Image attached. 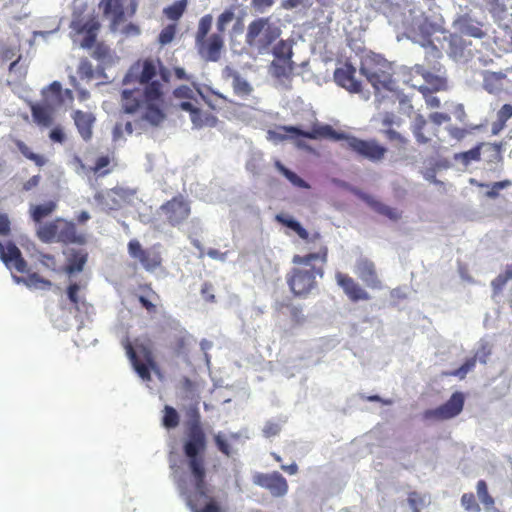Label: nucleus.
<instances>
[{
	"label": "nucleus",
	"mask_w": 512,
	"mask_h": 512,
	"mask_svg": "<svg viewBox=\"0 0 512 512\" xmlns=\"http://www.w3.org/2000/svg\"><path fill=\"white\" fill-rule=\"evenodd\" d=\"M187 415L189 419L183 443V452L187 460L169 458L171 478L192 512H223L220 503L210 495L206 482L203 453L207 441L198 407H190Z\"/></svg>",
	"instance_id": "f257e3e1"
},
{
	"label": "nucleus",
	"mask_w": 512,
	"mask_h": 512,
	"mask_svg": "<svg viewBox=\"0 0 512 512\" xmlns=\"http://www.w3.org/2000/svg\"><path fill=\"white\" fill-rule=\"evenodd\" d=\"M158 71L157 60L150 58L138 60L126 73L124 84L140 83L143 90L124 89L121 92V109L126 114H136L140 108H145L144 118L152 127L160 126L167 117L163 85L153 80Z\"/></svg>",
	"instance_id": "f03ea898"
},
{
	"label": "nucleus",
	"mask_w": 512,
	"mask_h": 512,
	"mask_svg": "<svg viewBox=\"0 0 512 512\" xmlns=\"http://www.w3.org/2000/svg\"><path fill=\"white\" fill-rule=\"evenodd\" d=\"M276 220L293 230L303 241L305 255L292 257L293 268L286 274L287 285L296 297H307L317 288L316 277L324 276V266L328 262V247L319 232L310 234L293 218L277 215Z\"/></svg>",
	"instance_id": "7ed1b4c3"
},
{
	"label": "nucleus",
	"mask_w": 512,
	"mask_h": 512,
	"mask_svg": "<svg viewBox=\"0 0 512 512\" xmlns=\"http://www.w3.org/2000/svg\"><path fill=\"white\" fill-rule=\"evenodd\" d=\"M286 129L296 134H302L305 138L313 140H345V148L371 162L381 161L387 152L386 147L380 145L375 139L364 140L355 136H349L345 133L337 132L330 125H314L310 131H303L298 127H290Z\"/></svg>",
	"instance_id": "20e7f679"
},
{
	"label": "nucleus",
	"mask_w": 512,
	"mask_h": 512,
	"mask_svg": "<svg viewBox=\"0 0 512 512\" xmlns=\"http://www.w3.org/2000/svg\"><path fill=\"white\" fill-rule=\"evenodd\" d=\"M0 259L5 266L19 273L27 274L25 277L14 276L17 283H23L30 289L49 290L52 287V282L36 272L30 273L28 271L27 261L23 258L20 249L12 241L6 243L0 242Z\"/></svg>",
	"instance_id": "39448f33"
},
{
	"label": "nucleus",
	"mask_w": 512,
	"mask_h": 512,
	"mask_svg": "<svg viewBox=\"0 0 512 512\" xmlns=\"http://www.w3.org/2000/svg\"><path fill=\"white\" fill-rule=\"evenodd\" d=\"M37 238L43 243H61L84 245L86 235L78 232L76 224L64 218L57 217L40 224L36 229Z\"/></svg>",
	"instance_id": "423d86ee"
},
{
	"label": "nucleus",
	"mask_w": 512,
	"mask_h": 512,
	"mask_svg": "<svg viewBox=\"0 0 512 512\" xmlns=\"http://www.w3.org/2000/svg\"><path fill=\"white\" fill-rule=\"evenodd\" d=\"M281 33L280 26L273 22L270 17H260L248 24L245 42L250 49L258 54H268Z\"/></svg>",
	"instance_id": "0eeeda50"
},
{
	"label": "nucleus",
	"mask_w": 512,
	"mask_h": 512,
	"mask_svg": "<svg viewBox=\"0 0 512 512\" xmlns=\"http://www.w3.org/2000/svg\"><path fill=\"white\" fill-rule=\"evenodd\" d=\"M360 73L376 91L394 89L395 81L391 64L378 54H367L361 59Z\"/></svg>",
	"instance_id": "6e6552de"
},
{
	"label": "nucleus",
	"mask_w": 512,
	"mask_h": 512,
	"mask_svg": "<svg viewBox=\"0 0 512 512\" xmlns=\"http://www.w3.org/2000/svg\"><path fill=\"white\" fill-rule=\"evenodd\" d=\"M173 95L177 99H186L179 104V108L190 114L191 122L195 128H202L204 126H214L217 122L215 116L210 113L202 112L197 104V95L202 96L199 89H192L187 85H180L174 89Z\"/></svg>",
	"instance_id": "1a4fd4ad"
},
{
	"label": "nucleus",
	"mask_w": 512,
	"mask_h": 512,
	"mask_svg": "<svg viewBox=\"0 0 512 512\" xmlns=\"http://www.w3.org/2000/svg\"><path fill=\"white\" fill-rule=\"evenodd\" d=\"M137 6V0H101L99 3L103 15L110 20L111 31H117L121 24L132 18Z\"/></svg>",
	"instance_id": "9d476101"
},
{
	"label": "nucleus",
	"mask_w": 512,
	"mask_h": 512,
	"mask_svg": "<svg viewBox=\"0 0 512 512\" xmlns=\"http://www.w3.org/2000/svg\"><path fill=\"white\" fill-rule=\"evenodd\" d=\"M123 345L138 376L145 381H150L151 369L156 367L152 350L144 344L136 345L135 349L128 339Z\"/></svg>",
	"instance_id": "9b49d317"
},
{
	"label": "nucleus",
	"mask_w": 512,
	"mask_h": 512,
	"mask_svg": "<svg viewBox=\"0 0 512 512\" xmlns=\"http://www.w3.org/2000/svg\"><path fill=\"white\" fill-rule=\"evenodd\" d=\"M464 403V394L460 391H456L450 396V398L445 403H443L439 407L425 410L423 412V418L426 420L436 421L452 419L462 412L464 408Z\"/></svg>",
	"instance_id": "f8f14e48"
},
{
	"label": "nucleus",
	"mask_w": 512,
	"mask_h": 512,
	"mask_svg": "<svg viewBox=\"0 0 512 512\" xmlns=\"http://www.w3.org/2000/svg\"><path fill=\"white\" fill-rule=\"evenodd\" d=\"M70 27L76 34L84 36L80 42V46L85 49H90L96 42L101 24L97 16L90 15L87 18H73Z\"/></svg>",
	"instance_id": "ddd939ff"
},
{
	"label": "nucleus",
	"mask_w": 512,
	"mask_h": 512,
	"mask_svg": "<svg viewBox=\"0 0 512 512\" xmlns=\"http://www.w3.org/2000/svg\"><path fill=\"white\" fill-rule=\"evenodd\" d=\"M165 219L171 226H178L190 215L189 203L182 195H177L162 204L159 208Z\"/></svg>",
	"instance_id": "4468645a"
},
{
	"label": "nucleus",
	"mask_w": 512,
	"mask_h": 512,
	"mask_svg": "<svg viewBox=\"0 0 512 512\" xmlns=\"http://www.w3.org/2000/svg\"><path fill=\"white\" fill-rule=\"evenodd\" d=\"M128 253L133 259H137L142 267L149 272L155 271L162 264V257L159 251L154 248L144 249L136 239L129 241Z\"/></svg>",
	"instance_id": "2eb2a0df"
},
{
	"label": "nucleus",
	"mask_w": 512,
	"mask_h": 512,
	"mask_svg": "<svg viewBox=\"0 0 512 512\" xmlns=\"http://www.w3.org/2000/svg\"><path fill=\"white\" fill-rule=\"evenodd\" d=\"M356 68L350 63L345 62L334 71V81L340 87L346 89L350 93H360L362 84L355 77Z\"/></svg>",
	"instance_id": "dca6fc26"
},
{
	"label": "nucleus",
	"mask_w": 512,
	"mask_h": 512,
	"mask_svg": "<svg viewBox=\"0 0 512 512\" xmlns=\"http://www.w3.org/2000/svg\"><path fill=\"white\" fill-rule=\"evenodd\" d=\"M127 198L128 191L120 187L97 192L94 196L98 205L105 211L118 210L127 201Z\"/></svg>",
	"instance_id": "f3484780"
},
{
	"label": "nucleus",
	"mask_w": 512,
	"mask_h": 512,
	"mask_svg": "<svg viewBox=\"0 0 512 512\" xmlns=\"http://www.w3.org/2000/svg\"><path fill=\"white\" fill-rule=\"evenodd\" d=\"M198 53L206 61L216 62L220 59L224 40L220 34H212L201 42H196Z\"/></svg>",
	"instance_id": "a211bd4d"
},
{
	"label": "nucleus",
	"mask_w": 512,
	"mask_h": 512,
	"mask_svg": "<svg viewBox=\"0 0 512 512\" xmlns=\"http://www.w3.org/2000/svg\"><path fill=\"white\" fill-rule=\"evenodd\" d=\"M337 284L342 288L345 295L352 302H358L360 300H370L369 293L364 290L352 277L342 272H337L335 275Z\"/></svg>",
	"instance_id": "6ab92c4d"
},
{
	"label": "nucleus",
	"mask_w": 512,
	"mask_h": 512,
	"mask_svg": "<svg viewBox=\"0 0 512 512\" xmlns=\"http://www.w3.org/2000/svg\"><path fill=\"white\" fill-rule=\"evenodd\" d=\"M256 483L269 490V492L275 497H282L288 491V483L279 472L260 474L256 478Z\"/></svg>",
	"instance_id": "aec40b11"
},
{
	"label": "nucleus",
	"mask_w": 512,
	"mask_h": 512,
	"mask_svg": "<svg viewBox=\"0 0 512 512\" xmlns=\"http://www.w3.org/2000/svg\"><path fill=\"white\" fill-rule=\"evenodd\" d=\"M76 129L83 141L89 142L93 137V127L96 117L92 112L74 110L71 114Z\"/></svg>",
	"instance_id": "412c9836"
},
{
	"label": "nucleus",
	"mask_w": 512,
	"mask_h": 512,
	"mask_svg": "<svg viewBox=\"0 0 512 512\" xmlns=\"http://www.w3.org/2000/svg\"><path fill=\"white\" fill-rule=\"evenodd\" d=\"M356 273L358 277L370 288H382V282L378 278L375 264L367 259L361 258L356 263Z\"/></svg>",
	"instance_id": "4be33fe9"
},
{
	"label": "nucleus",
	"mask_w": 512,
	"mask_h": 512,
	"mask_svg": "<svg viewBox=\"0 0 512 512\" xmlns=\"http://www.w3.org/2000/svg\"><path fill=\"white\" fill-rule=\"evenodd\" d=\"M66 255V264L63 266V272L71 276L80 273L88 260V253L84 249L71 248L63 252Z\"/></svg>",
	"instance_id": "5701e85b"
},
{
	"label": "nucleus",
	"mask_w": 512,
	"mask_h": 512,
	"mask_svg": "<svg viewBox=\"0 0 512 512\" xmlns=\"http://www.w3.org/2000/svg\"><path fill=\"white\" fill-rule=\"evenodd\" d=\"M86 288V283L71 282L66 288V294L73 305L75 311H87L90 307L84 295H80L81 291Z\"/></svg>",
	"instance_id": "b1692460"
},
{
	"label": "nucleus",
	"mask_w": 512,
	"mask_h": 512,
	"mask_svg": "<svg viewBox=\"0 0 512 512\" xmlns=\"http://www.w3.org/2000/svg\"><path fill=\"white\" fill-rule=\"evenodd\" d=\"M140 112V117L135 119L133 122L128 121L124 124L117 123L114 127L113 134L114 138L121 137L123 132H125L128 135H131L134 131L138 133H142L146 129V124H149L152 126L147 119L144 118L145 108H140V110L137 112Z\"/></svg>",
	"instance_id": "393cba45"
},
{
	"label": "nucleus",
	"mask_w": 512,
	"mask_h": 512,
	"mask_svg": "<svg viewBox=\"0 0 512 512\" xmlns=\"http://www.w3.org/2000/svg\"><path fill=\"white\" fill-rule=\"evenodd\" d=\"M30 110L33 121L41 127H49L53 123V112L49 106L31 104Z\"/></svg>",
	"instance_id": "a878e982"
},
{
	"label": "nucleus",
	"mask_w": 512,
	"mask_h": 512,
	"mask_svg": "<svg viewBox=\"0 0 512 512\" xmlns=\"http://www.w3.org/2000/svg\"><path fill=\"white\" fill-rule=\"evenodd\" d=\"M57 208V204L55 201H48L43 204L31 205L29 208V213L32 221L38 226L42 223V220L46 217H49Z\"/></svg>",
	"instance_id": "bb28decb"
},
{
	"label": "nucleus",
	"mask_w": 512,
	"mask_h": 512,
	"mask_svg": "<svg viewBox=\"0 0 512 512\" xmlns=\"http://www.w3.org/2000/svg\"><path fill=\"white\" fill-rule=\"evenodd\" d=\"M417 72L421 74L425 81V84L420 85L419 87H426L429 90L431 89V91L433 92H438L446 89L447 82L444 77L433 74L423 68H418Z\"/></svg>",
	"instance_id": "cd10ccee"
},
{
	"label": "nucleus",
	"mask_w": 512,
	"mask_h": 512,
	"mask_svg": "<svg viewBox=\"0 0 512 512\" xmlns=\"http://www.w3.org/2000/svg\"><path fill=\"white\" fill-rule=\"evenodd\" d=\"M470 183L472 185H476L479 188H489V190H487L485 193V196L489 199L498 198L500 195V190L512 186V181L509 179L494 182L492 184L480 183V182L476 181L475 179H471Z\"/></svg>",
	"instance_id": "c85d7f7f"
},
{
	"label": "nucleus",
	"mask_w": 512,
	"mask_h": 512,
	"mask_svg": "<svg viewBox=\"0 0 512 512\" xmlns=\"http://www.w3.org/2000/svg\"><path fill=\"white\" fill-rule=\"evenodd\" d=\"M367 203L375 212L387 217L390 220L397 221L401 218V212H399L396 208L390 207L380 201L370 198L367 199Z\"/></svg>",
	"instance_id": "c756f323"
},
{
	"label": "nucleus",
	"mask_w": 512,
	"mask_h": 512,
	"mask_svg": "<svg viewBox=\"0 0 512 512\" xmlns=\"http://www.w3.org/2000/svg\"><path fill=\"white\" fill-rule=\"evenodd\" d=\"M229 75L232 77V86L236 95L246 97L251 94L252 86L237 71H230Z\"/></svg>",
	"instance_id": "7c9ffc66"
},
{
	"label": "nucleus",
	"mask_w": 512,
	"mask_h": 512,
	"mask_svg": "<svg viewBox=\"0 0 512 512\" xmlns=\"http://www.w3.org/2000/svg\"><path fill=\"white\" fill-rule=\"evenodd\" d=\"M506 74L503 72H489L484 77V88L489 93H495L502 88Z\"/></svg>",
	"instance_id": "2f4dec72"
},
{
	"label": "nucleus",
	"mask_w": 512,
	"mask_h": 512,
	"mask_svg": "<svg viewBox=\"0 0 512 512\" xmlns=\"http://www.w3.org/2000/svg\"><path fill=\"white\" fill-rule=\"evenodd\" d=\"M273 75L277 78H288L293 70L294 63L292 60H279L276 59L271 64Z\"/></svg>",
	"instance_id": "473e14b6"
},
{
	"label": "nucleus",
	"mask_w": 512,
	"mask_h": 512,
	"mask_svg": "<svg viewBox=\"0 0 512 512\" xmlns=\"http://www.w3.org/2000/svg\"><path fill=\"white\" fill-rule=\"evenodd\" d=\"M14 143L21 154L33 161L35 165L42 167L47 163V159L43 155L34 153L22 140L16 139Z\"/></svg>",
	"instance_id": "72a5a7b5"
},
{
	"label": "nucleus",
	"mask_w": 512,
	"mask_h": 512,
	"mask_svg": "<svg viewBox=\"0 0 512 512\" xmlns=\"http://www.w3.org/2000/svg\"><path fill=\"white\" fill-rule=\"evenodd\" d=\"M426 126V119L422 115H417L412 126V132L419 144H427L431 140V138L424 133Z\"/></svg>",
	"instance_id": "f704fd0d"
},
{
	"label": "nucleus",
	"mask_w": 512,
	"mask_h": 512,
	"mask_svg": "<svg viewBox=\"0 0 512 512\" xmlns=\"http://www.w3.org/2000/svg\"><path fill=\"white\" fill-rule=\"evenodd\" d=\"M476 492L479 500L485 507V509H491L495 505V500L489 493L488 485L485 480H479L476 484Z\"/></svg>",
	"instance_id": "c9c22d12"
},
{
	"label": "nucleus",
	"mask_w": 512,
	"mask_h": 512,
	"mask_svg": "<svg viewBox=\"0 0 512 512\" xmlns=\"http://www.w3.org/2000/svg\"><path fill=\"white\" fill-rule=\"evenodd\" d=\"M273 55L279 60H292V45L286 40L278 41L271 49Z\"/></svg>",
	"instance_id": "e433bc0d"
},
{
	"label": "nucleus",
	"mask_w": 512,
	"mask_h": 512,
	"mask_svg": "<svg viewBox=\"0 0 512 512\" xmlns=\"http://www.w3.org/2000/svg\"><path fill=\"white\" fill-rule=\"evenodd\" d=\"M162 425L166 429H174L179 425L180 417L172 406L166 405L163 410Z\"/></svg>",
	"instance_id": "4c0bfd02"
},
{
	"label": "nucleus",
	"mask_w": 512,
	"mask_h": 512,
	"mask_svg": "<svg viewBox=\"0 0 512 512\" xmlns=\"http://www.w3.org/2000/svg\"><path fill=\"white\" fill-rule=\"evenodd\" d=\"M187 6V0H178L164 9V14L170 20L177 21L183 15Z\"/></svg>",
	"instance_id": "58836bf2"
},
{
	"label": "nucleus",
	"mask_w": 512,
	"mask_h": 512,
	"mask_svg": "<svg viewBox=\"0 0 512 512\" xmlns=\"http://www.w3.org/2000/svg\"><path fill=\"white\" fill-rule=\"evenodd\" d=\"M38 259L41 265L46 269L55 273L63 272V267L58 265V261L55 255L39 252Z\"/></svg>",
	"instance_id": "ea45409f"
},
{
	"label": "nucleus",
	"mask_w": 512,
	"mask_h": 512,
	"mask_svg": "<svg viewBox=\"0 0 512 512\" xmlns=\"http://www.w3.org/2000/svg\"><path fill=\"white\" fill-rule=\"evenodd\" d=\"M276 167L293 185L300 188H309V185L305 180L299 177L295 172L286 168L279 161L276 162Z\"/></svg>",
	"instance_id": "a19ab883"
},
{
	"label": "nucleus",
	"mask_w": 512,
	"mask_h": 512,
	"mask_svg": "<svg viewBox=\"0 0 512 512\" xmlns=\"http://www.w3.org/2000/svg\"><path fill=\"white\" fill-rule=\"evenodd\" d=\"M512 117V105L504 104L497 112V122L493 126V132L496 133L502 129L506 122Z\"/></svg>",
	"instance_id": "79ce46f5"
},
{
	"label": "nucleus",
	"mask_w": 512,
	"mask_h": 512,
	"mask_svg": "<svg viewBox=\"0 0 512 512\" xmlns=\"http://www.w3.org/2000/svg\"><path fill=\"white\" fill-rule=\"evenodd\" d=\"M460 503L466 512H481L480 504L472 492L464 493L460 498Z\"/></svg>",
	"instance_id": "37998d69"
},
{
	"label": "nucleus",
	"mask_w": 512,
	"mask_h": 512,
	"mask_svg": "<svg viewBox=\"0 0 512 512\" xmlns=\"http://www.w3.org/2000/svg\"><path fill=\"white\" fill-rule=\"evenodd\" d=\"M212 26V16L205 15L203 16L198 24V29L195 35V42H201L207 38L208 32L210 31Z\"/></svg>",
	"instance_id": "c03bdc74"
},
{
	"label": "nucleus",
	"mask_w": 512,
	"mask_h": 512,
	"mask_svg": "<svg viewBox=\"0 0 512 512\" xmlns=\"http://www.w3.org/2000/svg\"><path fill=\"white\" fill-rule=\"evenodd\" d=\"M290 127L291 126H280L278 128V130H269L268 131V139L275 141V142H279V141H284L288 138H292V137H296V136L304 137L302 134H296V133L290 132L289 130L285 129V128H290Z\"/></svg>",
	"instance_id": "a18cd8bd"
},
{
	"label": "nucleus",
	"mask_w": 512,
	"mask_h": 512,
	"mask_svg": "<svg viewBox=\"0 0 512 512\" xmlns=\"http://www.w3.org/2000/svg\"><path fill=\"white\" fill-rule=\"evenodd\" d=\"M383 134L388 141H390L391 143H394L398 148L404 149V148H406V146L409 143V141L406 137H404L403 135H401L399 132H397L396 130H394L392 128H387L383 132Z\"/></svg>",
	"instance_id": "49530a36"
},
{
	"label": "nucleus",
	"mask_w": 512,
	"mask_h": 512,
	"mask_svg": "<svg viewBox=\"0 0 512 512\" xmlns=\"http://www.w3.org/2000/svg\"><path fill=\"white\" fill-rule=\"evenodd\" d=\"M111 159L108 155L100 156L96 159L95 164L91 170L99 176H105L110 173V169H105L109 166Z\"/></svg>",
	"instance_id": "de8ad7c7"
},
{
	"label": "nucleus",
	"mask_w": 512,
	"mask_h": 512,
	"mask_svg": "<svg viewBox=\"0 0 512 512\" xmlns=\"http://www.w3.org/2000/svg\"><path fill=\"white\" fill-rule=\"evenodd\" d=\"M175 34H176V25L169 24L161 30V32L158 36V42L162 46H165L173 41Z\"/></svg>",
	"instance_id": "09e8293b"
},
{
	"label": "nucleus",
	"mask_w": 512,
	"mask_h": 512,
	"mask_svg": "<svg viewBox=\"0 0 512 512\" xmlns=\"http://www.w3.org/2000/svg\"><path fill=\"white\" fill-rule=\"evenodd\" d=\"M48 94H51V96L55 99V101L58 104H61L63 102L62 98V85L58 81L52 82L44 91L43 95L47 98L49 97Z\"/></svg>",
	"instance_id": "8fccbe9b"
},
{
	"label": "nucleus",
	"mask_w": 512,
	"mask_h": 512,
	"mask_svg": "<svg viewBox=\"0 0 512 512\" xmlns=\"http://www.w3.org/2000/svg\"><path fill=\"white\" fill-rule=\"evenodd\" d=\"M482 145L483 144H479L468 151L462 152L460 154V159L462 162L464 164H469L472 161H479L481 158L480 150Z\"/></svg>",
	"instance_id": "3c124183"
},
{
	"label": "nucleus",
	"mask_w": 512,
	"mask_h": 512,
	"mask_svg": "<svg viewBox=\"0 0 512 512\" xmlns=\"http://www.w3.org/2000/svg\"><path fill=\"white\" fill-rule=\"evenodd\" d=\"M214 443L217 449L227 457H230L232 454V449L227 440L224 438L222 433H217L213 437Z\"/></svg>",
	"instance_id": "603ef678"
},
{
	"label": "nucleus",
	"mask_w": 512,
	"mask_h": 512,
	"mask_svg": "<svg viewBox=\"0 0 512 512\" xmlns=\"http://www.w3.org/2000/svg\"><path fill=\"white\" fill-rule=\"evenodd\" d=\"M418 91L423 95L426 105L429 108H438L440 106V100L438 97L433 95V91L431 89H427L426 87H418Z\"/></svg>",
	"instance_id": "864d4df0"
},
{
	"label": "nucleus",
	"mask_w": 512,
	"mask_h": 512,
	"mask_svg": "<svg viewBox=\"0 0 512 512\" xmlns=\"http://www.w3.org/2000/svg\"><path fill=\"white\" fill-rule=\"evenodd\" d=\"M78 74L81 78L92 79L94 77L93 66L87 59L81 60L78 67Z\"/></svg>",
	"instance_id": "5fc2aeb1"
},
{
	"label": "nucleus",
	"mask_w": 512,
	"mask_h": 512,
	"mask_svg": "<svg viewBox=\"0 0 512 512\" xmlns=\"http://www.w3.org/2000/svg\"><path fill=\"white\" fill-rule=\"evenodd\" d=\"M281 431V425L274 421H267L263 427V435L266 438L274 437Z\"/></svg>",
	"instance_id": "6e6d98bb"
},
{
	"label": "nucleus",
	"mask_w": 512,
	"mask_h": 512,
	"mask_svg": "<svg viewBox=\"0 0 512 512\" xmlns=\"http://www.w3.org/2000/svg\"><path fill=\"white\" fill-rule=\"evenodd\" d=\"M408 503L413 512H420V506L424 504L422 496L417 492H411L408 495Z\"/></svg>",
	"instance_id": "4d7b16f0"
},
{
	"label": "nucleus",
	"mask_w": 512,
	"mask_h": 512,
	"mask_svg": "<svg viewBox=\"0 0 512 512\" xmlns=\"http://www.w3.org/2000/svg\"><path fill=\"white\" fill-rule=\"evenodd\" d=\"M463 32L466 35H469L474 38H482L484 37L485 33L484 31L477 25L474 24H466L463 28Z\"/></svg>",
	"instance_id": "13d9d810"
},
{
	"label": "nucleus",
	"mask_w": 512,
	"mask_h": 512,
	"mask_svg": "<svg viewBox=\"0 0 512 512\" xmlns=\"http://www.w3.org/2000/svg\"><path fill=\"white\" fill-rule=\"evenodd\" d=\"M201 295L203 299L208 303L215 302V295L213 294V285L209 282H205L201 288Z\"/></svg>",
	"instance_id": "bf43d9fd"
},
{
	"label": "nucleus",
	"mask_w": 512,
	"mask_h": 512,
	"mask_svg": "<svg viewBox=\"0 0 512 512\" xmlns=\"http://www.w3.org/2000/svg\"><path fill=\"white\" fill-rule=\"evenodd\" d=\"M138 300H139L140 304L142 305V307L145 308L148 313L155 314L157 312L156 304L153 303L151 300H149L144 295H140L138 297Z\"/></svg>",
	"instance_id": "052dcab7"
},
{
	"label": "nucleus",
	"mask_w": 512,
	"mask_h": 512,
	"mask_svg": "<svg viewBox=\"0 0 512 512\" xmlns=\"http://www.w3.org/2000/svg\"><path fill=\"white\" fill-rule=\"evenodd\" d=\"M10 220L6 214H0V235L8 236L11 232Z\"/></svg>",
	"instance_id": "680f3d73"
},
{
	"label": "nucleus",
	"mask_w": 512,
	"mask_h": 512,
	"mask_svg": "<svg viewBox=\"0 0 512 512\" xmlns=\"http://www.w3.org/2000/svg\"><path fill=\"white\" fill-rule=\"evenodd\" d=\"M233 12L232 11H224L220 16L218 17L217 25L220 30H224V25L230 22L233 19Z\"/></svg>",
	"instance_id": "e2e57ef3"
},
{
	"label": "nucleus",
	"mask_w": 512,
	"mask_h": 512,
	"mask_svg": "<svg viewBox=\"0 0 512 512\" xmlns=\"http://www.w3.org/2000/svg\"><path fill=\"white\" fill-rule=\"evenodd\" d=\"M49 137L52 141L63 143L65 141V134L60 127H55L50 131Z\"/></svg>",
	"instance_id": "0e129e2a"
},
{
	"label": "nucleus",
	"mask_w": 512,
	"mask_h": 512,
	"mask_svg": "<svg viewBox=\"0 0 512 512\" xmlns=\"http://www.w3.org/2000/svg\"><path fill=\"white\" fill-rule=\"evenodd\" d=\"M490 354H491L490 349L486 345H483L477 351V353L475 354L474 357H476V361L479 360V362L485 364L487 362V359H488Z\"/></svg>",
	"instance_id": "69168bd1"
},
{
	"label": "nucleus",
	"mask_w": 512,
	"mask_h": 512,
	"mask_svg": "<svg viewBox=\"0 0 512 512\" xmlns=\"http://www.w3.org/2000/svg\"><path fill=\"white\" fill-rule=\"evenodd\" d=\"M430 119L437 125H441L444 122H448L450 120V116L446 113L434 112L430 114Z\"/></svg>",
	"instance_id": "338daca9"
},
{
	"label": "nucleus",
	"mask_w": 512,
	"mask_h": 512,
	"mask_svg": "<svg viewBox=\"0 0 512 512\" xmlns=\"http://www.w3.org/2000/svg\"><path fill=\"white\" fill-rule=\"evenodd\" d=\"M41 177L40 175H33L30 177L24 184H23V190L24 191H30L33 188L37 187L40 183Z\"/></svg>",
	"instance_id": "774afa93"
}]
</instances>
